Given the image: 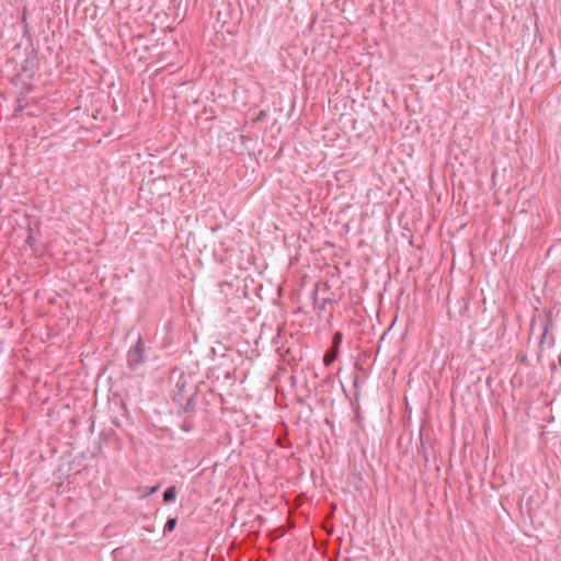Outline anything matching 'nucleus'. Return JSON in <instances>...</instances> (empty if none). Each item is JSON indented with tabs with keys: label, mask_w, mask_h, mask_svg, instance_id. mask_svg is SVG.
Masks as SVG:
<instances>
[{
	"label": "nucleus",
	"mask_w": 561,
	"mask_h": 561,
	"mask_svg": "<svg viewBox=\"0 0 561 561\" xmlns=\"http://www.w3.org/2000/svg\"><path fill=\"white\" fill-rule=\"evenodd\" d=\"M190 379L188 376H184V375H181L178 382H176V388H179V391L181 394H190L191 393V390L193 387H190V389H187V380Z\"/></svg>",
	"instance_id": "f257e3e1"
},
{
	"label": "nucleus",
	"mask_w": 561,
	"mask_h": 561,
	"mask_svg": "<svg viewBox=\"0 0 561 561\" xmlns=\"http://www.w3.org/2000/svg\"><path fill=\"white\" fill-rule=\"evenodd\" d=\"M553 337L549 334L548 330L545 329L540 334V348H549L552 345Z\"/></svg>",
	"instance_id": "f03ea898"
},
{
	"label": "nucleus",
	"mask_w": 561,
	"mask_h": 561,
	"mask_svg": "<svg viewBox=\"0 0 561 561\" xmlns=\"http://www.w3.org/2000/svg\"><path fill=\"white\" fill-rule=\"evenodd\" d=\"M128 364L129 366L135 369L138 364L142 362V353H128Z\"/></svg>",
	"instance_id": "7ed1b4c3"
},
{
	"label": "nucleus",
	"mask_w": 561,
	"mask_h": 561,
	"mask_svg": "<svg viewBox=\"0 0 561 561\" xmlns=\"http://www.w3.org/2000/svg\"><path fill=\"white\" fill-rule=\"evenodd\" d=\"M176 497L175 486H169L163 493V501L167 503L173 502Z\"/></svg>",
	"instance_id": "20e7f679"
},
{
	"label": "nucleus",
	"mask_w": 561,
	"mask_h": 561,
	"mask_svg": "<svg viewBox=\"0 0 561 561\" xmlns=\"http://www.w3.org/2000/svg\"><path fill=\"white\" fill-rule=\"evenodd\" d=\"M159 489V485H153V486H142L139 489V494L141 497H146V496H149L153 493H156Z\"/></svg>",
	"instance_id": "39448f33"
},
{
	"label": "nucleus",
	"mask_w": 561,
	"mask_h": 561,
	"mask_svg": "<svg viewBox=\"0 0 561 561\" xmlns=\"http://www.w3.org/2000/svg\"><path fill=\"white\" fill-rule=\"evenodd\" d=\"M343 335L341 332H335L333 335V346L331 351H337L341 346Z\"/></svg>",
	"instance_id": "423d86ee"
},
{
	"label": "nucleus",
	"mask_w": 561,
	"mask_h": 561,
	"mask_svg": "<svg viewBox=\"0 0 561 561\" xmlns=\"http://www.w3.org/2000/svg\"><path fill=\"white\" fill-rule=\"evenodd\" d=\"M176 526V519L175 518H169L164 525L163 533H170L172 531Z\"/></svg>",
	"instance_id": "0eeeda50"
},
{
	"label": "nucleus",
	"mask_w": 561,
	"mask_h": 561,
	"mask_svg": "<svg viewBox=\"0 0 561 561\" xmlns=\"http://www.w3.org/2000/svg\"><path fill=\"white\" fill-rule=\"evenodd\" d=\"M337 354L339 353H324V356H323L324 364L328 366L331 363H333L335 360Z\"/></svg>",
	"instance_id": "6e6552de"
}]
</instances>
